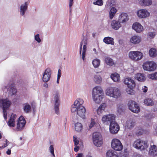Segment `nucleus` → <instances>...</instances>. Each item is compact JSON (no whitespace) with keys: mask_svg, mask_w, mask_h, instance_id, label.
Wrapping results in <instances>:
<instances>
[{"mask_svg":"<svg viewBox=\"0 0 157 157\" xmlns=\"http://www.w3.org/2000/svg\"><path fill=\"white\" fill-rule=\"evenodd\" d=\"M84 101L81 98L77 99L74 102V104L72 105L71 111L72 113L76 112L77 114L83 118L85 116L86 110L84 106L82 105Z\"/></svg>","mask_w":157,"mask_h":157,"instance_id":"1","label":"nucleus"},{"mask_svg":"<svg viewBox=\"0 0 157 157\" xmlns=\"http://www.w3.org/2000/svg\"><path fill=\"white\" fill-rule=\"evenodd\" d=\"M115 116L113 114H109L104 115L101 120L103 123L107 121L110 122L109 125V131L113 134L117 133L119 131L120 127L119 125L116 122L112 121L114 120Z\"/></svg>","mask_w":157,"mask_h":157,"instance_id":"2","label":"nucleus"},{"mask_svg":"<svg viewBox=\"0 0 157 157\" xmlns=\"http://www.w3.org/2000/svg\"><path fill=\"white\" fill-rule=\"evenodd\" d=\"M103 93L101 87L96 86L93 88L92 96L93 101L96 103H100L103 98Z\"/></svg>","mask_w":157,"mask_h":157,"instance_id":"3","label":"nucleus"},{"mask_svg":"<svg viewBox=\"0 0 157 157\" xmlns=\"http://www.w3.org/2000/svg\"><path fill=\"white\" fill-rule=\"evenodd\" d=\"M106 94L110 97L117 98L121 95V92L119 89L116 87H110L106 90Z\"/></svg>","mask_w":157,"mask_h":157,"instance_id":"4","label":"nucleus"},{"mask_svg":"<svg viewBox=\"0 0 157 157\" xmlns=\"http://www.w3.org/2000/svg\"><path fill=\"white\" fill-rule=\"evenodd\" d=\"M143 66L144 70L151 71L156 69L157 64L153 61H147L144 63Z\"/></svg>","mask_w":157,"mask_h":157,"instance_id":"5","label":"nucleus"},{"mask_svg":"<svg viewBox=\"0 0 157 157\" xmlns=\"http://www.w3.org/2000/svg\"><path fill=\"white\" fill-rule=\"evenodd\" d=\"M133 146L134 147L141 150H144L148 147V145L146 142L140 139L134 141Z\"/></svg>","mask_w":157,"mask_h":157,"instance_id":"6","label":"nucleus"},{"mask_svg":"<svg viewBox=\"0 0 157 157\" xmlns=\"http://www.w3.org/2000/svg\"><path fill=\"white\" fill-rule=\"evenodd\" d=\"M93 139L94 144L97 147H100L102 144V136L98 132H94L93 134Z\"/></svg>","mask_w":157,"mask_h":157,"instance_id":"7","label":"nucleus"},{"mask_svg":"<svg viewBox=\"0 0 157 157\" xmlns=\"http://www.w3.org/2000/svg\"><path fill=\"white\" fill-rule=\"evenodd\" d=\"M129 58L134 61L140 60L143 57L142 53L138 51H130L128 53Z\"/></svg>","mask_w":157,"mask_h":157,"instance_id":"8","label":"nucleus"},{"mask_svg":"<svg viewBox=\"0 0 157 157\" xmlns=\"http://www.w3.org/2000/svg\"><path fill=\"white\" fill-rule=\"evenodd\" d=\"M111 145L112 148L116 151H121L123 148L121 142L117 139H114L112 140Z\"/></svg>","mask_w":157,"mask_h":157,"instance_id":"9","label":"nucleus"},{"mask_svg":"<svg viewBox=\"0 0 157 157\" xmlns=\"http://www.w3.org/2000/svg\"><path fill=\"white\" fill-rule=\"evenodd\" d=\"M54 95V109L56 113L58 115L59 114V93L57 91H56Z\"/></svg>","mask_w":157,"mask_h":157,"instance_id":"10","label":"nucleus"},{"mask_svg":"<svg viewBox=\"0 0 157 157\" xmlns=\"http://www.w3.org/2000/svg\"><path fill=\"white\" fill-rule=\"evenodd\" d=\"M128 105L129 109L132 112L138 113L140 111L139 107L135 101H129L128 104Z\"/></svg>","mask_w":157,"mask_h":157,"instance_id":"11","label":"nucleus"},{"mask_svg":"<svg viewBox=\"0 0 157 157\" xmlns=\"http://www.w3.org/2000/svg\"><path fill=\"white\" fill-rule=\"evenodd\" d=\"M137 15L140 18H145L149 17L150 15V12L146 9H141L137 12Z\"/></svg>","mask_w":157,"mask_h":157,"instance_id":"12","label":"nucleus"},{"mask_svg":"<svg viewBox=\"0 0 157 157\" xmlns=\"http://www.w3.org/2000/svg\"><path fill=\"white\" fill-rule=\"evenodd\" d=\"M51 70L50 68H48L45 70L42 78L44 82H47L49 80L51 75Z\"/></svg>","mask_w":157,"mask_h":157,"instance_id":"13","label":"nucleus"},{"mask_svg":"<svg viewBox=\"0 0 157 157\" xmlns=\"http://www.w3.org/2000/svg\"><path fill=\"white\" fill-rule=\"evenodd\" d=\"M11 102L8 99H0V107L2 109H7L10 107Z\"/></svg>","mask_w":157,"mask_h":157,"instance_id":"14","label":"nucleus"},{"mask_svg":"<svg viewBox=\"0 0 157 157\" xmlns=\"http://www.w3.org/2000/svg\"><path fill=\"white\" fill-rule=\"evenodd\" d=\"M25 124V121L24 117L21 116L19 118L17 121V129L19 131L21 130Z\"/></svg>","mask_w":157,"mask_h":157,"instance_id":"15","label":"nucleus"},{"mask_svg":"<svg viewBox=\"0 0 157 157\" xmlns=\"http://www.w3.org/2000/svg\"><path fill=\"white\" fill-rule=\"evenodd\" d=\"M124 82L128 88H133L135 86L134 80L130 78H125L124 80Z\"/></svg>","mask_w":157,"mask_h":157,"instance_id":"16","label":"nucleus"},{"mask_svg":"<svg viewBox=\"0 0 157 157\" xmlns=\"http://www.w3.org/2000/svg\"><path fill=\"white\" fill-rule=\"evenodd\" d=\"M84 44L82 52V59L83 60L85 59V57L86 52V50L87 47L86 46V42L85 40H82L80 43V51L79 53L81 55L82 52V44Z\"/></svg>","mask_w":157,"mask_h":157,"instance_id":"17","label":"nucleus"},{"mask_svg":"<svg viewBox=\"0 0 157 157\" xmlns=\"http://www.w3.org/2000/svg\"><path fill=\"white\" fill-rule=\"evenodd\" d=\"M84 44L82 52V59L83 60L85 59V57L86 52V50L87 47L86 46V42L85 40H82L80 43V51L79 53L81 55L82 52V44Z\"/></svg>","mask_w":157,"mask_h":157,"instance_id":"18","label":"nucleus"},{"mask_svg":"<svg viewBox=\"0 0 157 157\" xmlns=\"http://www.w3.org/2000/svg\"><path fill=\"white\" fill-rule=\"evenodd\" d=\"M132 28L138 33H141L144 29L143 27L141 24L137 22L133 24Z\"/></svg>","mask_w":157,"mask_h":157,"instance_id":"19","label":"nucleus"},{"mask_svg":"<svg viewBox=\"0 0 157 157\" xmlns=\"http://www.w3.org/2000/svg\"><path fill=\"white\" fill-rule=\"evenodd\" d=\"M118 20L121 23H125L128 20L127 14L124 13H121L119 17Z\"/></svg>","mask_w":157,"mask_h":157,"instance_id":"20","label":"nucleus"},{"mask_svg":"<svg viewBox=\"0 0 157 157\" xmlns=\"http://www.w3.org/2000/svg\"><path fill=\"white\" fill-rule=\"evenodd\" d=\"M141 37L137 35H134L132 36L130 40L131 43L134 44H138L141 42Z\"/></svg>","mask_w":157,"mask_h":157,"instance_id":"21","label":"nucleus"},{"mask_svg":"<svg viewBox=\"0 0 157 157\" xmlns=\"http://www.w3.org/2000/svg\"><path fill=\"white\" fill-rule=\"evenodd\" d=\"M121 22L118 20H113L111 22V26L115 30L119 29L121 26Z\"/></svg>","mask_w":157,"mask_h":157,"instance_id":"22","label":"nucleus"},{"mask_svg":"<svg viewBox=\"0 0 157 157\" xmlns=\"http://www.w3.org/2000/svg\"><path fill=\"white\" fill-rule=\"evenodd\" d=\"M6 88L8 91L9 95L10 96L15 94L17 92L13 84L8 86Z\"/></svg>","mask_w":157,"mask_h":157,"instance_id":"23","label":"nucleus"},{"mask_svg":"<svg viewBox=\"0 0 157 157\" xmlns=\"http://www.w3.org/2000/svg\"><path fill=\"white\" fill-rule=\"evenodd\" d=\"M138 3L142 6H149L152 4V1L151 0H138Z\"/></svg>","mask_w":157,"mask_h":157,"instance_id":"24","label":"nucleus"},{"mask_svg":"<svg viewBox=\"0 0 157 157\" xmlns=\"http://www.w3.org/2000/svg\"><path fill=\"white\" fill-rule=\"evenodd\" d=\"M136 124L135 121L132 119L128 120L126 122L125 128L131 129L134 127Z\"/></svg>","mask_w":157,"mask_h":157,"instance_id":"25","label":"nucleus"},{"mask_svg":"<svg viewBox=\"0 0 157 157\" xmlns=\"http://www.w3.org/2000/svg\"><path fill=\"white\" fill-rule=\"evenodd\" d=\"M28 4L27 2H25L24 4H22L20 7V14L24 16L28 6Z\"/></svg>","mask_w":157,"mask_h":157,"instance_id":"26","label":"nucleus"},{"mask_svg":"<svg viewBox=\"0 0 157 157\" xmlns=\"http://www.w3.org/2000/svg\"><path fill=\"white\" fill-rule=\"evenodd\" d=\"M17 116L16 114H12L10 117L8 121V125L10 127H14L15 125V121Z\"/></svg>","mask_w":157,"mask_h":157,"instance_id":"27","label":"nucleus"},{"mask_svg":"<svg viewBox=\"0 0 157 157\" xmlns=\"http://www.w3.org/2000/svg\"><path fill=\"white\" fill-rule=\"evenodd\" d=\"M149 153L153 156L157 155V147L155 145L151 146L149 151Z\"/></svg>","mask_w":157,"mask_h":157,"instance_id":"28","label":"nucleus"},{"mask_svg":"<svg viewBox=\"0 0 157 157\" xmlns=\"http://www.w3.org/2000/svg\"><path fill=\"white\" fill-rule=\"evenodd\" d=\"M135 78L136 79L140 81H144L146 79L144 74L141 73H137L135 75Z\"/></svg>","mask_w":157,"mask_h":157,"instance_id":"29","label":"nucleus"},{"mask_svg":"<svg viewBox=\"0 0 157 157\" xmlns=\"http://www.w3.org/2000/svg\"><path fill=\"white\" fill-rule=\"evenodd\" d=\"M107 157H118V156L117 152L113 150H109L106 153Z\"/></svg>","mask_w":157,"mask_h":157,"instance_id":"30","label":"nucleus"},{"mask_svg":"<svg viewBox=\"0 0 157 157\" xmlns=\"http://www.w3.org/2000/svg\"><path fill=\"white\" fill-rule=\"evenodd\" d=\"M93 81L95 83L99 84L102 81L101 77L99 75H95L94 76Z\"/></svg>","mask_w":157,"mask_h":157,"instance_id":"31","label":"nucleus"},{"mask_svg":"<svg viewBox=\"0 0 157 157\" xmlns=\"http://www.w3.org/2000/svg\"><path fill=\"white\" fill-rule=\"evenodd\" d=\"M105 61L106 64L109 66H112L114 64L113 59L109 57H105Z\"/></svg>","mask_w":157,"mask_h":157,"instance_id":"32","label":"nucleus"},{"mask_svg":"<svg viewBox=\"0 0 157 157\" xmlns=\"http://www.w3.org/2000/svg\"><path fill=\"white\" fill-rule=\"evenodd\" d=\"M144 104L148 106H152L154 105V102L153 100L149 98H146L144 101Z\"/></svg>","mask_w":157,"mask_h":157,"instance_id":"33","label":"nucleus"},{"mask_svg":"<svg viewBox=\"0 0 157 157\" xmlns=\"http://www.w3.org/2000/svg\"><path fill=\"white\" fill-rule=\"evenodd\" d=\"M111 78L115 82H118L120 79L119 75L116 73L112 74L111 75Z\"/></svg>","mask_w":157,"mask_h":157,"instance_id":"34","label":"nucleus"},{"mask_svg":"<svg viewBox=\"0 0 157 157\" xmlns=\"http://www.w3.org/2000/svg\"><path fill=\"white\" fill-rule=\"evenodd\" d=\"M104 42L108 44L113 45L114 44L113 39L110 37H105L103 40Z\"/></svg>","mask_w":157,"mask_h":157,"instance_id":"35","label":"nucleus"},{"mask_svg":"<svg viewBox=\"0 0 157 157\" xmlns=\"http://www.w3.org/2000/svg\"><path fill=\"white\" fill-rule=\"evenodd\" d=\"M149 54L150 56L155 57L157 55V51L154 48H151L149 50Z\"/></svg>","mask_w":157,"mask_h":157,"instance_id":"36","label":"nucleus"},{"mask_svg":"<svg viewBox=\"0 0 157 157\" xmlns=\"http://www.w3.org/2000/svg\"><path fill=\"white\" fill-rule=\"evenodd\" d=\"M100 60L98 59H95L92 61V64L95 68H98L100 65Z\"/></svg>","mask_w":157,"mask_h":157,"instance_id":"37","label":"nucleus"},{"mask_svg":"<svg viewBox=\"0 0 157 157\" xmlns=\"http://www.w3.org/2000/svg\"><path fill=\"white\" fill-rule=\"evenodd\" d=\"M23 109L25 112L26 113L30 112L31 110L30 105L27 103L24 104Z\"/></svg>","mask_w":157,"mask_h":157,"instance_id":"38","label":"nucleus"},{"mask_svg":"<svg viewBox=\"0 0 157 157\" xmlns=\"http://www.w3.org/2000/svg\"><path fill=\"white\" fill-rule=\"evenodd\" d=\"M82 128V125L80 123H77L75 124V129L76 131L78 132H81Z\"/></svg>","mask_w":157,"mask_h":157,"instance_id":"39","label":"nucleus"},{"mask_svg":"<svg viewBox=\"0 0 157 157\" xmlns=\"http://www.w3.org/2000/svg\"><path fill=\"white\" fill-rule=\"evenodd\" d=\"M117 10L115 7H112L111 9L109 12V18L112 19L115 16L117 12Z\"/></svg>","mask_w":157,"mask_h":157,"instance_id":"40","label":"nucleus"},{"mask_svg":"<svg viewBox=\"0 0 157 157\" xmlns=\"http://www.w3.org/2000/svg\"><path fill=\"white\" fill-rule=\"evenodd\" d=\"M149 77L152 79L157 80V72L149 75Z\"/></svg>","mask_w":157,"mask_h":157,"instance_id":"41","label":"nucleus"},{"mask_svg":"<svg viewBox=\"0 0 157 157\" xmlns=\"http://www.w3.org/2000/svg\"><path fill=\"white\" fill-rule=\"evenodd\" d=\"M93 4L99 6H102L103 4L102 0H97V1L94 2Z\"/></svg>","mask_w":157,"mask_h":157,"instance_id":"42","label":"nucleus"},{"mask_svg":"<svg viewBox=\"0 0 157 157\" xmlns=\"http://www.w3.org/2000/svg\"><path fill=\"white\" fill-rule=\"evenodd\" d=\"M49 149L53 157H55V155L54 153V147L53 145H50Z\"/></svg>","mask_w":157,"mask_h":157,"instance_id":"43","label":"nucleus"},{"mask_svg":"<svg viewBox=\"0 0 157 157\" xmlns=\"http://www.w3.org/2000/svg\"><path fill=\"white\" fill-rule=\"evenodd\" d=\"M95 123L94 119H92L91 120V122H90L89 126V129H90L93 127L94 126V125Z\"/></svg>","mask_w":157,"mask_h":157,"instance_id":"44","label":"nucleus"},{"mask_svg":"<svg viewBox=\"0 0 157 157\" xmlns=\"http://www.w3.org/2000/svg\"><path fill=\"white\" fill-rule=\"evenodd\" d=\"M73 141L75 145H77L79 143V141L77 140V137L76 136H73Z\"/></svg>","mask_w":157,"mask_h":157,"instance_id":"45","label":"nucleus"},{"mask_svg":"<svg viewBox=\"0 0 157 157\" xmlns=\"http://www.w3.org/2000/svg\"><path fill=\"white\" fill-rule=\"evenodd\" d=\"M133 88H128L126 89V92L128 94H132L133 93Z\"/></svg>","mask_w":157,"mask_h":157,"instance_id":"46","label":"nucleus"},{"mask_svg":"<svg viewBox=\"0 0 157 157\" xmlns=\"http://www.w3.org/2000/svg\"><path fill=\"white\" fill-rule=\"evenodd\" d=\"M35 39L38 43H40L41 41V40L39 37V34H37L35 36Z\"/></svg>","mask_w":157,"mask_h":157,"instance_id":"47","label":"nucleus"},{"mask_svg":"<svg viewBox=\"0 0 157 157\" xmlns=\"http://www.w3.org/2000/svg\"><path fill=\"white\" fill-rule=\"evenodd\" d=\"M106 106V105L105 104L102 103L99 106V108L104 111Z\"/></svg>","mask_w":157,"mask_h":157,"instance_id":"48","label":"nucleus"},{"mask_svg":"<svg viewBox=\"0 0 157 157\" xmlns=\"http://www.w3.org/2000/svg\"><path fill=\"white\" fill-rule=\"evenodd\" d=\"M5 142L6 143L3 146H2V148H3L6 147L9 144V142L7 140H5Z\"/></svg>","mask_w":157,"mask_h":157,"instance_id":"49","label":"nucleus"},{"mask_svg":"<svg viewBox=\"0 0 157 157\" xmlns=\"http://www.w3.org/2000/svg\"><path fill=\"white\" fill-rule=\"evenodd\" d=\"M6 109H3V116L4 117V118L5 119H7V112L6 110Z\"/></svg>","mask_w":157,"mask_h":157,"instance_id":"50","label":"nucleus"},{"mask_svg":"<svg viewBox=\"0 0 157 157\" xmlns=\"http://www.w3.org/2000/svg\"><path fill=\"white\" fill-rule=\"evenodd\" d=\"M103 111V110L99 107L97 110V113L99 115L101 114Z\"/></svg>","mask_w":157,"mask_h":157,"instance_id":"51","label":"nucleus"},{"mask_svg":"<svg viewBox=\"0 0 157 157\" xmlns=\"http://www.w3.org/2000/svg\"><path fill=\"white\" fill-rule=\"evenodd\" d=\"M155 35V34L154 33H149V36L150 38L154 37Z\"/></svg>","mask_w":157,"mask_h":157,"instance_id":"52","label":"nucleus"},{"mask_svg":"<svg viewBox=\"0 0 157 157\" xmlns=\"http://www.w3.org/2000/svg\"><path fill=\"white\" fill-rule=\"evenodd\" d=\"M73 0H69V7L71 8L73 4Z\"/></svg>","mask_w":157,"mask_h":157,"instance_id":"53","label":"nucleus"},{"mask_svg":"<svg viewBox=\"0 0 157 157\" xmlns=\"http://www.w3.org/2000/svg\"><path fill=\"white\" fill-rule=\"evenodd\" d=\"M147 88L145 86H144L142 90H143V92L146 93L147 90Z\"/></svg>","mask_w":157,"mask_h":157,"instance_id":"54","label":"nucleus"},{"mask_svg":"<svg viewBox=\"0 0 157 157\" xmlns=\"http://www.w3.org/2000/svg\"><path fill=\"white\" fill-rule=\"evenodd\" d=\"M61 75V71L60 69H59L58 71L57 77L60 78Z\"/></svg>","mask_w":157,"mask_h":157,"instance_id":"55","label":"nucleus"},{"mask_svg":"<svg viewBox=\"0 0 157 157\" xmlns=\"http://www.w3.org/2000/svg\"><path fill=\"white\" fill-rule=\"evenodd\" d=\"M75 146L74 148V150L75 151L77 152L78 151L79 149V147L78 146H77V145Z\"/></svg>","mask_w":157,"mask_h":157,"instance_id":"56","label":"nucleus"},{"mask_svg":"<svg viewBox=\"0 0 157 157\" xmlns=\"http://www.w3.org/2000/svg\"><path fill=\"white\" fill-rule=\"evenodd\" d=\"M6 154L8 155H10L11 154V150L10 149H8L6 152Z\"/></svg>","mask_w":157,"mask_h":157,"instance_id":"57","label":"nucleus"},{"mask_svg":"<svg viewBox=\"0 0 157 157\" xmlns=\"http://www.w3.org/2000/svg\"><path fill=\"white\" fill-rule=\"evenodd\" d=\"M43 86L45 88H47L48 87V85L45 82L43 84Z\"/></svg>","mask_w":157,"mask_h":157,"instance_id":"58","label":"nucleus"},{"mask_svg":"<svg viewBox=\"0 0 157 157\" xmlns=\"http://www.w3.org/2000/svg\"><path fill=\"white\" fill-rule=\"evenodd\" d=\"M142 134V131H140L139 132H136V134L138 135H141Z\"/></svg>","mask_w":157,"mask_h":157,"instance_id":"59","label":"nucleus"},{"mask_svg":"<svg viewBox=\"0 0 157 157\" xmlns=\"http://www.w3.org/2000/svg\"><path fill=\"white\" fill-rule=\"evenodd\" d=\"M82 153H79L76 156V157H82Z\"/></svg>","mask_w":157,"mask_h":157,"instance_id":"60","label":"nucleus"},{"mask_svg":"<svg viewBox=\"0 0 157 157\" xmlns=\"http://www.w3.org/2000/svg\"><path fill=\"white\" fill-rule=\"evenodd\" d=\"M120 108L119 107H118V111H119L120 110H121L122 108L123 107L122 105H120Z\"/></svg>","mask_w":157,"mask_h":157,"instance_id":"61","label":"nucleus"},{"mask_svg":"<svg viewBox=\"0 0 157 157\" xmlns=\"http://www.w3.org/2000/svg\"><path fill=\"white\" fill-rule=\"evenodd\" d=\"M155 134L156 135H157V126H156V127L155 128Z\"/></svg>","mask_w":157,"mask_h":157,"instance_id":"62","label":"nucleus"},{"mask_svg":"<svg viewBox=\"0 0 157 157\" xmlns=\"http://www.w3.org/2000/svg\"><path fill=\"white\" fill-rule=\"evenodd\" d=\"M60 78H58L57 77V83L58 84L59 82V79H60Z\"/></svg>","mask_w":157,"mask_h":157,"instance_id":"63","label":"nucleus"},{"mask_svg":"<svg viewBox=\"0 0 157 157\" xmlns=\"http://www.w3.org/2000/svg\"><path fill=\"white\" fill-rule=\"evenodd\" d=\"M132 157H140L139 155H134Z\"/></svg>","mask_w":157,"mask_h":157,"instance_id":"64","label":"nucleus"}]
</instances>
